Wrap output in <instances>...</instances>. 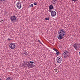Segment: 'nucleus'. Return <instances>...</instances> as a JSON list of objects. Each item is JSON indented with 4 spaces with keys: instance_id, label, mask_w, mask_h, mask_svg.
I'll return each mask as SVG.
<instances>
[{
    "instance_id": "nucleus-26",
    "label": "nucleus",
    "mask_w": 80,
    "mask_h": 80,
    "mask_svg": "<svg viewBox=\"0 0 80 80\" xmlns=\"http://www.w3.org/2000/svg\"><path fill=\"white\" fill-rule=\"evenodd\" d=\"M1 1H2V2H4L5 0H0Z\"/></svg>"
},
{
    "instance_id": "nucleus-10",
    "label": "nucleus",
    "mask_w": 80,
    "mask_h": 80,
    "mask_svg": "<svg viewBox=\"0 0 80 80\" xmlns=\"http://www.w3.org/2000/svg\"><path fill=\"white\" fill-rule=\"evenodd\" d=\"M63 36H62L61 35H59L58 36V38L59 40H62L63 39Z\"/></svg>"
},
{
    "instance_id": "nucleus-19",
    "label": "nucleus",
    "mask_w": 80,
    "mask_h": 80,
    "mask_svg": "<svg viewBox=\"0 0 80 80\" xmlns=\"http://www.w3.org/2000/svg\"><path fill=\"white\" fill-rule=\"evenodd\" d=\"M53 50H54V51H55V52H57L58 51V50L57 49H55V48H53Z\"/></svg>"
},
{
    "instance_id": "nucleus-18",
    "label": "nucleus",
    "mask_w": 80,
    "mask_h": 80,
    "mask_svg": "<svg viewBox=\"0 0 80 80\" xmlns=\"http://www.w3.org/2000/svg\"><path fill=\"white\" fill-rule=\"evenodd\" d=\"M52 1L53 2H54L56 3V2H57V0H52Z\"/></svg>"
},
{
    "instance_id": "nucleus-14",
    "label": "nucleus",
    "mask_w": 80,
    "mask_h": 80,
    "mask_svg": "<svg viewBox=\"0 0 80 80\" xmlns=\"http://www.w3.org/2000/svg\"><path fill=\"white\" fill-rule=\"evenodd\" d=\"M23 55H24V54H25V55H26L27 56V55H28V54H27V52H24L23 53Z\"/></svg>"
},
{
    "instance_id": "nucleus-20",
    "label": "nucleus",
    "mask_w": 80,
    "mask_h": 80,
    "mask_svg": "<svg viewBox=\"0 0 80 80\" xmlns=\"http://www.w3.org/2000/svg\"><path fill=\"white\" fill-rule=\"evenodd\" d=\"M29 62L30 63H31V64H33V63H34V62L33 61H30Z\"/></svg>"
},
{
    "instance_id": "nucleus-23",
    "label": "nucleus",
    "mask_w": 80,
    "mask_h": 80,
    "mask_svg": "<svg viewBox=\"0 0 80 80\" xmlns=\"http://www.w3.org/2000/svg\"><path fill=\"white\" fill-rule=\"evenodd\" d=\"M78 0H72V1H74V2H77V1H78Z\"/></svg>"
},
{
    "instance_id": "nucleus-11",
    "label": "nucleus",
    "mask_w": 80,
    "mask_h": 80,
    "mask_svg": "<svg viewBox=\"0 0 80 80\" xmlns=\"http://www.w3.org/2000/svg\"><path fill=\"white\" fill-rule=\"evenodd\" d=\"M53 6L50 5L49 7V9H51V10H53L54 9Z\"/></svg>"
},
{
    "instance_id": "nucleus-29",
    "label": "nucleus",
    "mask_w": 80,
    "mask_h": 80,
    "mask_svg": "<svg viewBox=\"0 0 80 80\" xmlns=\"http://www.w3.org/2000/svg\"><path fill=\"white\" fill-rule=\"evenodd\" d=\"M79 54H80V52H79Z\"/></svg>"
},
{
    "instance_id": "nucleus-22",
    "label": "nucleus",
    "mask_w": 80,
    "mask_h": 80,
    "mask_svg": "<svg viewBox=\"0 0 80 80\" xmlns=\"http://www.w3.org/2000/svg\"><path fill=\"white\" fill-rule=\"evenodd\" d=\"M38 42H39L40 43H41L42 45H43V44H42V43L39 40H38Z\"/></svg>"
},
{
    "instance_id": "nucleus-27",
    "label": "nucleus",
    "mask_w": 80,
    "mask_h": 80,
    "mask_svg": "<svg viewBox=\"0 0 80 80\" xmlns=\"http://www.w3.org/2000/svg\"><path fill=\"white\" fill-rule=\"evenodd\" d=\"M26 63V65H29V64H27V63Z\"/></svg>"
},
{
    "instance_id": "nucleus-5",
    "label": "nucleus",
    "mask_w": 80,
    "mask_h": 80,
    "mask_svg": "<svg viewBox=\"0 0 80 80\" xmlns=\"http://www.w3.org/2000/svg\"><path fill=\"white\" fill-rule=\"evenodd\" d=\"M9 48L11 49H14L15 48V45L13 43H11L9 45Z\"/></svg>"
},
{
    "instance_id": "nucleus-12",
    "label": "nucleus",
    "mask_w": 80,
    "mask_h": 80,
    "mask_svg": "<svg viewBox=\"0 0 80 80\" xmlns=\"http://www.w3.org/2000/svg\"><path fill=\"white\" fill-rule=\"evenodd\" d=\"M6 80H12V78H11L10 77H9Z\"/></svg>"
},
{
    "instance_id": "nucleus-2",
    "label": "nucleus",
    "mask_w": 80,
    "mask_h": 80,
    "mask_svg": "<svg viewBox=\"0 0 80 80\" xmlns=\"http://www.w3.org/2000/svg\"><path fill=\"white\" fill-rule=\"evenodd\" d=\"M59 35H62V36H63L64 37L65 36V32L64 31L62 30V29H60V31L58 32Z\"/></svg>"
},
{
    "instance_id": "nucleus-28",
    "label": "nucleus",
    "mask_w": 80,
    "mask_h": 80,
    "mask_svg": "<svg viewBox=\"0 0 80 80\" xmlns=\"http://www.w3.org/2000/svg\"><path fill=\"white\" fill-rule=\"evenodd\" d=\"M0 80H2V79L1 78H0Z\"/></svg>"
},
{
    "instance_id": "nucleus-16",
    "label": "nucleus",
    "mask_w": 80,
    "mask_h": 80,
    "mask_svg": "<svg viewBox=\"0 0 80 80\" xmlns=\"http://www.w3.org/2000/svg\"><path fill=\"white\" fill-rule=\"evenodd\" d=\"M45 20H50V18L48 17V18H45Z\"/></svg>"
},
{
    "instance_id": "nucleus-17",
    "label": "nucleus",
    "mask_w": 80,
    "mask_h": 80,
    "mask_svg": "<svg viewBox=\"0 0 80 80\" xmlns=\"http://www.w3.org/2000/svg\"><path fill=\"white\" fill-rule=\"evenodd\" d=\"M30 7H33V4H32L29 6Z\"/></svg>"
},
{
    "instance_id": "nucleus-21",
    "label": "nucleus",
    "mask_w": 80,
    "mask_h": 80,
    "mask_svg": "<svg viewBox=\"0 0 80 80\" xmlns=\"http://www.w3.org/2000/svg\"><path fill=\"white\" fill-rule=\"evenodd\" d=\"M34 5H37V2H34L33 3Z\"/></svg>"
},
{
    "instance_id": "nucleus-6",
    "label": "nucleus",
    "mask_w": 80,
    "mask_h": 80,
    "mask_svg": "<svg viewBox=\"0 0 80 80\" xmlns=\"http://www.w3.org/2000/svg\"><path fill=\"white\" fill-rule=\"evenodd\" d=\"M16 6L19 9H20L22 8V4L20 2H18L17 3Z\"/></svg>"
},
{
    "instance_id": "nucleus-4",
    "label": "nucleus",
    "mask_w": 80,
    "mask_h": 80,
    "mask_svg": "<svg viewBox=\"0 0 80 80\" xmlns=\"http://www.w3.org/2000/svg\"><path fill=\"white\" fill-rule=\"evenodd\" d=\"M73 47L76 50H77L78 49L80 48V47H79V44H78V43H75V44L73 45Z\"/></svg>"
},
{
    "instance_id": "nucleus-13",
    "label": "nucleus",
    "mask_w": 80,
    "mask_h": 80,
    "mask_svg": "<svg viewBox=\"0 0 80 80\" xmlns=\"http://www.w3.org/2000/svg\"><path fill=\"white\" fill-rule=\"evenodd\" d=\"M4 15H7L8 16V13L7 12H4Z\"/></svg>"
},
{
    "instance_id": "nucleus-3",
    "label": "nucleus",
    "mask_w": 80,
    "mask_h": 80,
    "mask_svg": "<svg viewBox=\"0 0 80 80\" xmlns=\"http://www.w3.org/2000/svg\"><path fill=\"white\" fill-rule=\"evenodd\" d=\"M10 20H11V21H12V22H16L17 19L15 16H12L10 17Z\"/></svg>"
},
{
    "instance_id": "nucleus-1",
    "label": "nucleus",
    "mask_w": 80,
    "mask_h": 80,
    "mask_svg": "<svg viewBox=\"0 0 80 80\" xmlns=\"http://www.w3.org/2000/svg\"><path fill=\"white\" fill-rule=\"evenodd\" d=\"M63 55L64 56V58H66L70 56V53L68 51H67V50H65V51L63 53Z\"/></svg>"
},
{
    "instance_id": "nucleus-7",
    "label": "nucleus",
    "mask_w": 80,
    "mask_h": 80,
    "mask_svg": "<svg viewBox=\"0 0 80 80\" xmlns=\"http://www.w3.org/2000/svg\"><path fill=\"white\" fill-rule=\"evenodd\" d=\"M57 61L58 63H60L62 62V58L60 57H58L57 59Z\"/></svg>"
},
{
    "instance_id": "nucleus-25",
    "label": "nucleus",
    "mask_w": 80,
    "mask_h": 80,
    "mask_svg": "<svg viewBox=\"0 0 80 80\" xmlns=\"http://www.w3.org/2000/svg\"><path fill=\"white\" fill-rule=\"evenodd\" d=\"M8 40H9V41H10V40H11V39H10V38H8Z\"/></svg>"
},
{
    "instance_id": "nucleus-24",
    "label": "nucleus",
    "mask_w": 80,
    "mask_h": 80,
    "mask_svg": "<svg viewBox=\"0 0 80 80\" xmlns=\"http://www.w3.org/2000/svg\"><path fill=\"white\" fill-rule=\"evenodd\" d=\"M49 12H50V13L52 12V9H49Z\"/></svg>"
},
{
    "instance_id": "nucleus-15",
    "label": "nucleus",
    "mask_w": 80,
    "mask_h": 80,
    "mask_svg": "<svg viewBox=\"0 0 80 80\" xmlns=\"http://www.w3.org/2000/svg\"><path fill=\"white\" fill-rule=\"evenodd\" d=\"M56 55H59L60 54V52L58 51H58L56 52Z\"/></svg>"
},
{
    "instance_id": "nucleus-8",
    "label": "nucleus",
    "mask_w": 80,
    "mask_h": 80,
    "mask_svg": "<svg viewBox=\"0 0 80 80\" xmlns=\"http://www.w3.org/2000/svg\"><path fill=\"white\" fill-rule=\"evenodd\" d=\"M51 15L52 17H55L56 15V12L55 11H52L51 12Z\"/></svg>"
},
{
    "instance_id": "nucleus-9",
    "label": "nucleus",
    "mask_w": 80,
    "mask_h": 80,
    "mask_svg": "<svg viewBox=\"0 0 80 80\" xmlns=\"http://www.w3.org/2000/svg\"><path fill=\"white\" fill-rule=\"evenodd\" d=\"M28 65H29V66H28V68H32V67H33L34 66V65L32 64H30V63H28Z\"/></svg>"
}]
</instances>
